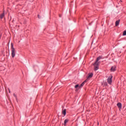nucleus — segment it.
Instances as JSON below:
<instances>
[{
	"instance_id": "nucleus-18",
	"label": "nucleus",
	"mask_w": 126,
	"mask_h": 126,
	"mask_svg": "<svg viewBox=\"0 0 126 126\" xmlns=\"http://www.w3.org/2000/svg\"><path fill=\"white\" fill-rule=\"evenodd\" d=\"M9 90V93H10V90L9 89H8Z\"/></svg>"
},
{
	"instance_id": "nucleus-3",
	"label": "nucleus",
	"mask_w": 126,
	"mask_h": 126,
	"mask_svg": "<svg viewBox=\"0 0 126 126\" xmlns=\"http://www.w3.org/2000/svg\"><path fill=\"white\" fill-rule=\"evenodd\" d=\"M87 81V80H85V81H84L81 85H76L75 86V88H76V89H77V88H81L82 87H83V86L84 85V84H85V83H86V82Z\"/></svg>"
},
{
	"instance_id": "nucleus-10",
	"label": "nucleus",
	"mask_w": 126,
	"mask_h": 126,
	"mask_svg": "<svg viewBox=\"0 0 126 126\" xmlns=\"http://www.w3.org/2000/svg\"><path fill=\"white\" fill-rule=\"evenodd\" d=\"M117 106L119 108H122V103H117Z\"/></svg>"
},
{
	"instance_id": "nucleus-16",
	"label": "nucleus",
	"mask_w": 126,
	"mask_h": 126,
	"mask_svg": "<svg viewBox=\"0 0 126 126\" xmlns=\"http://www.w3.org/2000/svg\"><path fill=\"white\" fill-rule=\"evenodd\" d=\"M38 18H41V16H40L39 15H38Z\"/></svg>"
},
{
	"instance_id": "nucleus-12",
	"label": "nucleus",
	"mask_w": 126,
	"mask_h": 126,
	"mask_svg": "<svg viewBox=\"0 0 126 126\" xmlns=\"http://www.w3.org/2000/svg\"><path fill=\"white\" fill-rule=\"evenodd\" d=\"M93 76V73H91L88 76V78H91Z\"/></svg>"
},
{
	"instance_id": "nucleus-6",
	"label": "nucleus",
	"mask_w": 126,
	"mask_h": 126,
	"mask_svg": "<svg viewBox=\"0 0 126 126\" xmlns=\"http://www.w3.org/2000/svg\"><path fill=\"white\" fill-rule=\"evenodd\" d=\"M62 114H63V115L64 116H65V115H66V109H64L63 111H62Z\"/></svg>"
},
{
	"instance_id": "nucleus-5",
	"label": "nucleus",
	"mask_w": 126,
	"mask_h": 126,
	"mask_svg": "<svg viewBox=\"0 0 126 126\" xmlns=\"http://www.w3.org/2000/svg\"><path fill=\"white\" fill-rule=\"evenodd\" d=\"M116 70V66H113L111 68V71H115Z\"/></svg>"
},
{
	"instance_id": "nucleus-1",
	"label": "nucleus",
	"mask_w": 126,
	"mask_h": 126,
	"mask_svg": "<svg viewBox=\"0 0 126 126\" xmlns=\"http://www.w3.org/2000/svg\"><path fill=\"white\" fill-rule=\"evenodd\" d=\"M11 49L12 58H14L15 57V49L13 47V43L11 44Z\"/></svg>"
},
{
	"instance_id": "nucleus-4",
	"label": "nucleus",
	"mask_w": 126,
	"mask_h": 126,
	"mask_svg": "<svg viewBox=\"0 0 126 126\" xmlns=\"http://www.w3.org/2000/svg\"><path fill=\"white\" fill-rule=\"evenodd\" d=\"M112 78H113V76L111 75L107 79V82L108 84H112Z\"/></svg>"
},
{
	"instance_id": "nucleus-15",
	"label": "nucleus",
	"mask_w": 126,
	"mask_h": 126,
	"mask_svg": "<svg viewBox=\"0 0 126 126\" xmlns=\"http://www.w3.org/2000/svg\"><path fill=\"white\" fill-rule=\"evenodd\" d=\"M13 96H14L15 98H16V94H13Z\"/></svg>"
},
{
	"instance_id": "nucleus-9",
	"label": "nucleus",
	"mask_w": 126,
	"mask_h": 126,
	"mask_svg": "<svg viewBox=\"0 0 126 126\" xmlns=\"http://www.w3.org/2000/svg\"><path fill=\"white\" fill-rule=\"evenodd\" d=\"M101 59H102V57L101 56L98 57L97 59H96V61L97 62H99V61H100V60H101Z\"/></svg>"
},
{
	"instance_id": "nucleus-2",
	"label": "nucleus",
	"mask_w": 126,
	"mask_h": 126,
	"mask_svg": "<svg viewBox=\"0 0 126 126\" xmlns=\"http://www.w3.org/2000/svg\"><path fill=\"white\" fill-rule=\"evenodd\" d=\"M100 63L99 61H96L93 64V65L94 67V70H98L99 69V64Z\"/></svg>"
},
{
	"instance_id": "nucleus-14",
	"label": "nucleus",
	"mask_w": 126,
	"mask_h": 126,
	"mask_svg": "<svg viewBox=\"0 0 126 126\" xmlns=\"http://www.w3.org/2000/svg\"><path fill=\"white\" fill-rule=\"evenodd\" d=\"M107 85H108V84L107 83V82H105L104 83V86H107Z\"/></svg>"
},
{
	"instance_id": "nucleus-17",
	"label": "nucleus",
	"mask_w": 126,
	"mask_h": 126,
	"mask_svg": "<svg viewBox=\"0 0 126 126\" xmlns=\"http://www.w3.org/2000/svg\"><path fill=\"white\" fill-rule=\"evenodd\" d=\"M0 38H1V34H0Z\"/></svg>"
},
{
	"instance_id": "nucleus-7",
	"label": "nucleus",
	"mask_w": 126,
	"mask_h": 126,
	"mask_svg": "<svg viewBox=\"0 0 126 126\" xmlns=\"http://www.w3.org/2000/svg\"><path fill=\"white\" fill-rule=\"evenodd\" d=\"M119 24H120V20L116 21L115 22L116 26H118Z\"/></svg>"
},
{
	"instance_id": "nucleus-8",
	"label": "nucleus",
	"mask_w": 126,
	"mask_h": 126,
	"mask_svg": "<svg viewBox=\"0 0 126 126\" xmlns=\"http://www.w3.org/2000/svg\"><path fill=\"white\" fill-rule=\"evenodd\" d=\"M68 119H65V120H64V126H65V125H66V124H67V123H68Z\"/></svg>"
},
{
	"instance_id": "nucleus-13",
	"label": "nucleus",
	"mask_w": 126,
	"mask_h": 126,
	"mask_svg": "<svg viewBox=\"0 0 126 126\" xmlns=\"http://www.w3.org/2000/svg\"><path fill=\"white\" fill-rule=\"evenodd\" d=\"M126 31H125L124 32H123V35H124V36H126Z\"/></svg>"
},
{
	"instance_id": "nucleus-11",
	"label": "nucleus",
	"mask_w": 126,
	"mask_h": 126,
	"mask_svg": "<svg viewBox=\"0 0 126 126\" xmlns=\"http://www.w3.org/2000/svg\"><path fill=\"white\" fill-rule=\"evenodd\" d=\"M4 16V13H2L0 15V18L2 19V18H3V17Z\"/></svg>"
}]
</instances>
